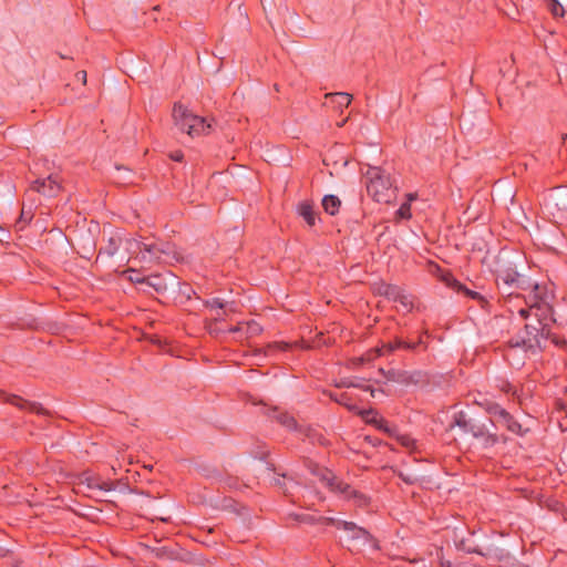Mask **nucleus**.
I'll use <instances>...</instances> for the list:
<instances>
[{
	"label": "nucleus",
	"instance_id": "1",
	"mask_svg": "<svg viewBox=\"0 0 567 567\" xmlns=\"http://www.w3.org/2000/svg\"><path fill=\"white\" fill-rule=\"evenodd\" d=\"M364 176L368 195L373 200L389 204L395 198V188L390 173L378 166H369Z\"/></svg>",
	"mask_w": 567,
	"mask_h": 567
},
{
	"label": "nucleus",
	"instance_id": "2",
	"mask_svg": "<svg viewBox=\"0 0 567 567\" xmlns=\"http://www.w3.org/2000/svg\"><path fill=\"white\" fill-rule=\"evenodd\" d=\"M175 126L189 136H199L208 134L212 130V123L206 118L193 114L182 103H175L172 112Z\"/></svg>",
	"mask_w": 567,
	"mask_h": 567
},
{
	"label": "nucleus",
	"instance_id": "3",
	"mask_svg": "<svg viewBox=\"0 0 567 567\" xmlns=\"http://www.w3.org/2000/svg\"><path fill=\"white\" fill-rule=\"evenodd\" d=\"M478 404L489 414L491 422L494 425L505 427L511 433L519 436H523L526 433V430L523 429L522 424L498 403L485 400Z\"/></svg>",
	"mask_w": 567,
	"mask_h": 567
},
{
	"label": "nucleus",
	"instance_id": "4",
	"mask_svg": "<svg viewBox=\"0 0 567 567\" xmlns=\"http://www.w3.org/2000/svg\"><path fill=\"white\" fill-rule=\"evenodd\" d=\"M313 474L318 476L319 481L331 491L338 492L346 498H358V504H365V498L353 489L349 484L338 481L331 471L323 467H316Z\"/></svg>",
	"mask_w": 567,
	"mask_h": 567
},
{
	"label": "nucleus",
	"instance_id": "5",
	"mask_svg": "<svg viewBox=\"0 0 567 567\" xmlns=\"http://www.w3.org/2000/svg\"><path fill=\"white\" fill-rule=\"evenodd\" d=\"M144 262H168L174 254L169 243L144 236Z\"/></svg>",
	"mask_w": 567,
	"mask_h": 567
},
{
	"label": "nucleus",
	"instance_id": "6",
	"mask_svg": "<svg viewBox=\"0 0 567 567\" xmlns=\"http://www.w3.org/2000/svg\"><path fill=\"white\" fill-rule=\"evenodd\" d=\"M174 284V277L169 274H152L144 276V296L150 295L163 302L168 286Z\"/></svg>",
	"mask_w": 567,
	"mask_h": 567
},
{
	"label": "nucleus",
	"instance_id": "7",
	"mask_svg": "<svg viewBox=\"0 0 567 567\" xmlns=\"http://www.w3.org/2000/svg\"><path fill=\"white\" fill-rule=\"evenodd\" d=\"M79 491H83V488H87L89 491H103L107 492L111 491L112 484L109 482L103 481L99 475L85 471L79 476V483H78Z\"/></svg>",
	"mask_w": 567,
	"mask_h": 567
},
{
	"label": "nucleus",
	"instance_id": "8",
	"mask_svg": "<svg viewBox=\"0 0 567 567\" xmlns=\"http://www.w3.org/2000/svg\"><path fill=\"white\" fill-rule=\"evenodd\" d=\"M322 519L326 524H331L337 528H342L347 532H350L353 539H362L363 542H369L371 539V535L364 528L357 526L354 523L336 519L332 517H324Z\"/></svg>",
	"mask_w": 567,
	"mask_h": 567
},
{
	"label": "nucleus",
	"instance_id": "9",
	"mask_svg": "<svg viewBox=\"0 0 567 567\" xmlns=\"http://www.w3.org/2000/svg\"><path fill=\"white\" fill-rule=\"evenodd\" d=\"M422 343H423L422 338H419L417 341H404L401 338H395L393 341L383 343L380 348H377L375 352L379 357L386 355V354L394 352L398 349L414 350L417 348V346H420Z\"/></svg>",
	"mask_w": 567,
	"mask_h": 567
},
{
	"label": "nucleus",
	"instance_id": "10",
	"mask_svg": "<svg viewBox=\"0 0 567 567\" xmlns=\"http://www.w3.org/2000/svg\"><path fill=\"white\" fill-rule=\"evenodd\" d=\"M6 401L19 408L20 410H25L38 415H49V411L44 409L40 403L27 401L16 394L7 395Z\"/></svg>",
	"mask_w": 567,
	"mask_h": 567
},
{
	"label": "nucleus",
	"instance_id": "11",
	"mask_svg": "<svg viewBox=\"0 0 567 567\" xmlns=\"http://www.w3.org/2000/svg\"><path fill=\"white\" fill-rule=\"evenodd\" d=\"M32 188L45 196L53 197L60 190V184L56 177L49 175L47 178H38L33 182Z\"/></svg>",
	"mask_w": 567,
	"mask_h": 567
},
{
	"label": "nucleus",
	"instance_id": "12",
	"mask_svg": "<svg viewBox=\"0 0 567 567\" xmlns=\"http://www.w3.org/2000/svg\"><path fill=\"white\" fill-rule=\"evenodd\" d=\"M471 434L476 437V439H481L482 440V445L484 447H491V446H494L495 444H497L498 442H506L507 439L503 435H497V434H494V433H488L485 431L484 426L483 425H478V426H471Z\"/></svg>",
	"mask_w": 567,
	"mask_h": 567
},
{
	"label": "nucleus",
	"instance_id": "13",
	"mask_svg": "<svg viewBox=\"0 0 567 567\" xmlns=\"http://www.w3.org/2000/svg\"><path fill=\"white\" fill-rule=\"evenodd\" d=\"M272 417L276 419L281 425L286 426L288 430H296L299 432H307V429L299 426L295 417L287 412H279L278 410H274Z\"/></svg>",
	"mask_w": 567,
	"mask_h": 567
},
{
	"label": "nucleus",
	"instance_id": "14",
	"mask_svg": "<svg viewBox=\"0 0 567 567\" xmlns=\"http://www.w3.org/2000/svg\"><path fill=\"white\" fill-rule=\"evenodd\" d=\"M326 100L340 111L348 107L352 101V95L346 92L328 93Z\"/></svg>",
	"mask_w": 567,
	"mask_h": 567
},
{
	"label": "nucleus",
	"instance_id": "15",
	"mask_svg": "<svg viewBox=\"0 0 567 567\" xmlns=\"http://www.w3.org/2000/svg\"><path fill=\"white\" fill-rule=\"evenodd\" d=\"M544 288L538 285L534 286V295L530 298L529 308H520L518 309V313L523 319H526L529 315V310L534 307H538L540 301H544Z\"/></svg>",
	"mask_w": 567,
	"mask_h": 567
},
{
	"label": "nucleus",
	"instance_id": "16",
	"mask_svg": "<svg viewBox=\"0 0 567 567\" xmlns=\"http://www.w3.org/2000/svg\"><path fill=\"white\" fill-rule=\"evenodd\" d=\"M400 289V287L386 282H380L374 286L375 293L384 296L391 300H394V298L399 296Z\"/></svg>",
	"mask_w": 567,
	"mask_h": 567
},
{
	"label": "nucleus",
	"instance_id": "17",
	"mask_svg": "<svg viewBox=\"0 0 567 567\" xmlns=\"http://www.w3.org/2000/svg\"><path fill=\"white\" fill-rule=\"evenodd\" d=\"M299 215L306 220L309 226L316 224V212L313 205L310 202H302L298 206Z\"/></svg>",
	"mask_w": 567,
	"mask_h": 567
},
{
	"label": "nucleus",
	"instance_id": "18",
	"mask_svg": "<svg viewBox=\"0 0 567 567\" xmlns=\"http://www.w3.org/2000/svg\"><path fill=\"white\" fill-rule=\"evenodd\" d=\"M205 306L210 310H224L225 315L236 311L234 302H223L219 298L206 300Z\"/></svg>",
	"mask_w": 567,
	"mask_h": 567
},
{
	"label": "nucleus",
	"instance_id": "19",
	"mask_svg": "<svg viewBox=\"0 0 567 567\" xmlns=\"http://www.w3.org/2000/svg\"><path fill=\"white\" fill-rule=\"evenodd\" d=\"M518 280L519 274L513 268L501 270L497 274V282L502 281L506 286H513L517 284Z\"/></svg>",
	"mask_w": 567,
	"mask_h": 567
},
{
	"label": "nucleus",
	"instance_id": "20",
	"mask_svg": "<svg viewBox=\"0 0 567 567\" xmlns=\"http://www.w3.org/2000/svg\"><path fill=\"white\" fill-rule=\"evenodd\" d=\"M340 206H341V200L339 199V197H337L334 195H326L322 198V207H323L324 212L330 215H336L339 212Z\"/></svg>",
	"mask_w": 567,
	"mask_h": 567
},
{
	"label": "nucleus",
	"instance_id": "21",
	"mask_svg": "<svg viewBox=\"0 0 567 567\" xmlns=\"http://www.w3.org/2000/svg\"><path fill=\"white\" fill-rule=\"evenodd\" d=\"M537 342L536 340V336H528V337H519V338H516V339H512L509 340V348L511 349H517V348H520L523 350H527V349H532L535 343Z\"/></svg>",
	"mask_w": 567,
	"mask_h": 567
},
{
	"label": "nucleus",
	"instance_id": "22",
	"mask_svg": "<svg viewBox=\"0 0 567 567\" xmlns=\"http://www.w3.org/2000/svg\"><path fill=\"white\" fill-rule=\"evenodd\" d=\"M244 323V331L241 337L245 339H250L256 336H259L262 332V327L256 322L255 320L243 322Z\"/></svg>",
	"mask_w": 567,
	"mask_h": 567
},
{
	"label": "nucleus",
	"instance_id": "23",
	"mask_svg": "<svg viewBox=\"0 0 567 567\" xmlns=\"http://www.w3.org/2000/svg\"><path fill=\"white\" fill-rule=\"evenodd\" d=\"M296 346H297V343H289V342H285V341H275V342L267 344V347L265 348V355H271L279 351H287Z\"/></svg>",
	"mask_w": 567,
	"mask_h": 567
},
{
	"label": "nucleus",
	"instance_id": "24",
	"mask_svg": "<svg viewBox=\"0 0 567 567\" xmlns=\"http://www.w3.org/2000/svg\"><path fill=\"white\" fill-rule=\"evenodd\" d=\"M453 424L468 433H471V426H476L466 419V415L463 412L455 414Z\"/></svg>",
	"mask_w": 567,
	"mask_h": 567
},
{
	"label": "nucleus",
	"instance_id": "25",
	"mask_svg": "<svg viewBox=\"0 0 567 567\" xmlns=\"http://www.w3.org/2000/svg\"><path fill=\"white\" fill-rule=\"evenodd\" d=\"M393 301H396L401 305L402 309L406 312H410L413 309V300L412 297L404 293L402 289L399 291V296L394 298Z\"/></svg>",
	"mask_w": 567,
	"mask_h": 567
},
{
	"label": "nucleus",
	"instance_id": "26",
	"mask_svg": "<svg viewBox=\"0 0 567 567\" xmlns=\"http://www.w3.org/2000/svg\"><path fill=\"white\" fill-rule=\"evenodd\" d=\"M164 556H167L168 558L172 556L171 553H168L165 549V547L152 548L150 546L144 545V559L152 558V557H164Z\"/></svg>",
	"mask_w": 567,
	"mask_h": 567
},
{
	"label": "nucleus",
	"instance_id": "27",
	"mask_svg": "<svg viewBox=\"0 0 567 567\" xmlns=\"http://www.w3.org/2000/svg\"><path fill=\"white\" fill-rule=\"evenodd\" d=\"M547 9L555 18H561L565 16V9L558 0H547Z\"/></svg>",
	"mask_w": 567,
	"mask_h": 567
},
{
	"label": "nucleus",
	"instance_id": "28",
	"mask_svg": "<svg viewBox=\"0 0 567 567\" xmlns=\"http://www.w3.org/2000/svg\"><path fill=\"white\" fill-rule=\"evenodd\" d=\"M330 398L337 403L344 405L350 411L357 410V406L350 403V398L347 393L330 394Z\"/></svg>",
	"mask_w": 567,
	"mask_h": 567
},
{
	"label": "nucleus",
	"instance_id": "29",
	"mask_svg": "<svg viewBox=\"0 0 567 567\" xmlns=\"http://www.w3.org/2000/svg\"><path fill=\"white\" fill-rule=\"evenodd\" d=\"M124 277L133 284H142V272L135 269H127L123 272Z\"/></svg>",
	"mask_w": 567,
	"mask_h": 567
},
{
	"label": "nucleus",
	"instance_id": "30",
	"mask_svg": "<svg viewBox=\"0 0 567 567\" xmlns=\"http://www.w3.org/2000/svg\"><path fill=\"white\" fill-rule=\"evenodd\" d=\"M398 217L402 219L411 218V204L403 203L396 212Z\"/></svg>",
	"mask_w": 567,
	"mask_h": 567
},
{
	"label": "nucleus",
	"instance_id": "31",
	"mask_svg": "<svg viewBox=\"0 0 567 567\" xmlns=\"http://www.w3.org/2000/svg\"><path fill=\"white\" fill-rule=\"evenodd\" d=\"M224 316H226V315L224 313V310H216V313H215V315H214V317H213L214 322H210V323L207 326L208 331H209V333H210V334H215V333H217V332H218L217 328H215V327H214V323H215L216 321L223 320Z\"/></svg>",
	"mask_w": 567,
	"mask_h": 567
},
{
	"label": "nucleus",
	"instance_id": "32",
	"mask_svg": "<svg viewBox=\"0 0 567 567\" xmlns=\"http://www.w3.org/2000/svg\"><path fill=\"white\" fill-rule=\"evenodd\" d=\"M398 441L402 446L406 449H414L415 446V441L411 436L405 434L399 435Z\"/></svg>",
	"mask_w": 567,
	"mask_h": 567
},
{
	"label": "nucleus",
	"instance_id": "33",
	"mask_svg": "<svg viewBox=\"0 0 567 567\" xmlns=\"http://www.w3.org/2000/svg\"><path fill=\"white\" fill-rule=\"evenodd\" d=\"M460 289L463 290L465 292L466 296H468L470 298L472 299H475V300H478L480 302L482 303H485L486 300L484 299L483 296H481L478 292L476 291H472V290H468L467 288H464L462 286H460Z\"/></svg>",
	"mask_w": 567,
	"mask_h": 567
},
{
	"label": "nucleus",
	"instance_id": "34",
	"mask_svg": "<svg viewBox=\"0 0 567 567\" xmlns=\"http://www.w3.org/2000/svg\"><path fill=\"white\" fill-rule=\"evenodd\" d=\"M501 390L504 391L505 393H512L513 395H517V390L514 388V385H512L508 382H505L502 385Z\"/></svg>",
	"mask_w": 567,
	"mask_h": 567
},
{
	"label": "nucleus",
	"instance_id": "35",
	"mask_svg": "<svg viewBox=\"0 0 567 567\" xmlns=\"http://www.w3.org/2000/svg\"><path fill=\"white\" fill-rule=\"evenodd\" d=\"M169 157L175 162H182L184 158V154L182 151H174L171 153Z\"/></svg>",
	"mask_w": 567,
	"mask_h": 567
},
{
	"label": "nucleus",
	"instance_id": "36",
	"mask_svg": "<svg viewBox=\"0 0 567 567\" xmlns=\"http://www.w3.org/2000/svg\"><path fill=\"white\" fill-rule=\"evenodd\" d=\"M352 385H355L354 381L350 380V379H342L338 384L337 386L339 388H350Z\"/></svg>",
	"mask_w": 567,
	"mask_h": 567
},
{
	"label": "nucleus",
	"instance_id": "37",
	"mask_svg": "<svg viewBox=\"0 0 567 567\" xmlns=\"http://www.w3.org/2000/svg\"><path fill=\"white\" fill-rule=\"evenodd\" d=\"M367 422H377L375 416L370 419V415L374 414L372 410L360 412Z\"/></svg>",
	"mask_w": 567,
	"mask_h": 567
},
{
	"label": "nucleus",
	"instance_id": "38",
	"mask_svg": "<svg viewBox=\"0 0 567 567\" xmlns=\"http://www.w3.org/2000/svg\"><path fill=\"white\" fill-rule=\"evenodd\" d=\"M228 331L231 333H240V336H241L243 331H244V323L239 322L237 326L230 328Z\"/></svg>",
	"mask_w": 567,
	"mask_h": 567
},
{
	"label": "nucleus",
	"instance_id": "39",
	"mask_svg": "<svg viewBox=\"0 0 567 567\" xmlns=\"http://www.w3.org/2000/svg\"><path fill=\"white\" fill-rule=\"evenodd\" d=\"M355 385H352L353 388H361L364 391H370L371 395L374 396V390L370 385H361L359 382H354Z\"/></svg>",
	"mask_w": 567,
	"mask_h": 567
},
{
	"label": "nucleus",
	"instance_id": "40",
	"mask_svg": "<svg viewBox=\"0 0 567 567\" xmlns=\"http://www.w3.org/2000/svg\"><path fill=\"white\" fill-rule=\"evenodd\" d=\"M400 477L408 484H414L416 482L415 477L405 476L403 473H400Z\"/></svg>",
	"mask_w": 567,
	"mask_h": 567
},
{
	"label": "nucleus",
	"instance_id": "41",
	"mask_svg": "<svg viewBox=\"0 0 567 567\" xmlns=\"http://www.w3.org/2000/svg\"><path fill=\"white\" fill-rule=\"evenodd\" d=\"M143 338H144V341L150 340L151 342H154V343H155V342H158V343H159V340H158V339H156V338H154V337L148 338V336L146 334V332H145V331H144Z\"/></svg>",
	"mask_w": 567,
	"mask_h": 567
},
{
	"label": "nucleus",
	"instance_id": "42",
	"mask_svg": "<svg viewBox=\"0 0 567 567\" xmlns=\"http://www.w3.org/2000/svg\"><path fill=\"white\" fill-rule=\"evenodd\" d=\"M78 78L81 79L84 83L86 82V72L85 71H80L78 72Z\"/></svg>",
	"mask_w": 567,
	"mask_h": 567
},
{
	"label": "nucleus",
	"instance_id": "43",
	"mask_svg": "<svg viewBox=\"0 0 567 567\" xmlns=\"http://www.w3.org/2000/svg\"><path fill=\"white\" fill-rule=\"evenodd\" d=\"M31 220V217H25L24 212L22 210L20 216V221L29 223Z\"/></svg>",
	"mask_w": 567,
	"mask_h": 567
},
{
	"label": "nucleus",
	"instance_id": "44",
	"mask_svg": "<svg viewBox=\"0 0 567 567\" xmlns=\"http://www.w3.org/2000/svg\"><path fill=\"white\" fill-rule=\"evenodd\" d=\"M408 202L406 203H411L412 200H414L416 198V195L415 194H408Z\"/></svg>",
	"mask_w": 567,
	"mask_h": 567
},
{
	"label": "nucleus",
	"instance_id": "45",
	"mask_svg": "<svg viewBox=\"0 0 567 567\" xmlns=\"http://www.w3.org/2000/svg\"><path fill=\"white\" fill-rule=\"evenodd\" d=\"M143 495H147V496H152L153 498H155L156 496L155 495H152L150 491H145L143 492Z\"/></svg>",
	"mask_w": 567,
	"mask_h": 567
},
{
	"label": "nucleus",
	"instance_id": "46",
	"mask_svg": "<svg viewBox=\"0 0 567 567\" xmlns=\"http://www.w3.org/2000/svg\"><path fill=\"white\" fill-rule=\"evenodd\" d=\"M0 230H3V228L0 226Z\"/></svg>",
	"mask_w": 567,
	"mask_h": 567
}]
</instances>
